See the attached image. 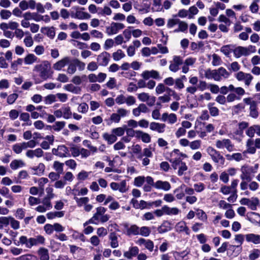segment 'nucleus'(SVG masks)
Here are the masks:
<instances>
[{
	"label": "nucleus",
	"mask_w": 260,
	"mask_h": 260,
	"mask_svg": "<svg viewBox=\"0 0 260 260\" xmlns=\"http://www.w3.org/2000/svg\"><path fill=\"white\" fill-rule=\"evenodd\" d=\"M33 71L38 73L40 77L44 80L51 78L53 74L51 69V64L47 60H44L41 63L35 65Z\"/></svg>",
	"instance_id": "obj_1"
},
{
	"label": "nucleus",
	"mask_w": 260,
	"mask_h": 260,
	"mask_svg": "<svg viewBox=\"0 0 260 260\" xmlns=\"http://www.w3.org/2000/svg\"><path fill=\"white\" fill-rule=\"evenodd\" d=\"M259 167L258 164H255L254 167L245 164L241 166L240 168V178L241 180H246L249 182L251 181L254 177V174L256 173Z\"/></svg>",
	"instance_id": "obj_2"
},
{
	"label": "nucleus",
	"mask_w": 260,
	"mask_h": 260,
	"mask_svg": "<svg viewBox=\"0 0 260 260\" xmlns=\"http://www.w3.org/2000/svg\"><path fill=\"white\" fill-rule=\"evenodd\" d=\"M107 211L106 208L104 207H98L96 208V212L93 216L88 220L89 223L98 224L100 222L104 223L107 222L110 218V215L105 214Z\"/></svg>",
	"instance_id": "obj_3"
},
{
	"label": "nucleus",
	"mask_w": 260,
	"mask_h": 260,
	"mask_svg": "<svg viewBox=\"0 0 260 260\" xmlns=\"http://www.w3.org/2000/svg\"><path fill=\"white\" fill-rule=\"evenodd\" d=\"M207 152L215 163L221 166H223L224 164L225 158L219 151L209 146L207 148Z\"/></svg>",
	"instance_id": "obj_4"
},
{
	"label": "nucleus",
	"mask_w": 260,
	"mask_h": 260,
	"mask_svg": "<svg viewBox=\"0 0 260 260\" xmlns=\"http://www.w3.org/2000/svg\"><path fill=\"white\" fill-rule=\"evenodd\" d=\"M71 17L78 19L83 20L88 19L91 17V15L87 12H83L84 8H79L77 6H74L72 8Z\"/></svg>",
	"instance_id": "obj_5"
},
{
	"label": "nucleus",
	"mask_w": 260,
	"mask_h": 260,
	"mask_svg": "<svg viewBox=\"0 0 260 260\" xmlns=\"http://www.w3.org/2000/svg\"><path fill=\"white\" fill-rule=\"evenodd\" d=\"M52 153L53 155L61 158L71 156L70 150L64 145H58L57 148H53L52 149Z\"/></svg>",
	"instance_id": "obj_6"
},
{
	"label": "nucleus",
	"mask_w": 260,
	"mask_h": 260,
	"mask_svg": "<svg viewBox=\"0 0 260 260\" xmlns=\"http://www.w3.org/2000/svg\"><path fill=\"white\" fill-rule=\"evenodd\" d=\"M215 146L217 148L219 149L226 148L229 152H232L234 150V145L229 139L216 140Z\"/></svg>",
	"instance_id": "obj_7"
},
{
	"label": "nucleus",
	"mask_w": 260,
	"mask_h": 260,
	"mask_svg": "<svg viewBox=\"0 0 260 260\" xmlns=\"http://www.w3.org/2000/svg\"><path fill=\"white\" fill-rule=\"evenodd\" d=\"M124 27L125 25L123 23L112 22L110 25L106 26V33L108 36L115 35Z\"/></svg>",
	"instance_id": "obj_8"
},
{
	"label": "nucleus",
	"mask_w": 260,
	"mask_h": 260,
	"mask_svg": "<svg viewBox=\"0 0 260 260\" xmlns=\"http://www.w3.org/2000/svg\"><path fill=\"white\" fill-rule=\"evenodd\" d=\"M78 207H84V210L86 212H90L93 208V206L89 204V198L87 197L76 198L75 200Z\"/></svg>",
	"instance_id": "obj_9"
},
{
	"label": "nucleus",
	"mask_w": 260,
	"mask_h": 260,
	"mask_svg": "<svg viewBox=\"0 0 260 260\" xmlns=\"http://www.w3.org/2000/svg\"><path fill=\"white\" fill-rule=\"evenodd\" d=\"M169 66V70L172 72L176 73L180 69V66L183 63L182 57L174 55L173 57V59L170 61Z\"/></svg>",
	"instance_id": "obj_10"
},
{
	"label": "nucleus",
	"mask_w": 260,
	"mask_h": 260,
	"mask_svg": "<svg viewBox=\"0 0 260 260\" xmlns=\"http://www.w3.org/2000/svg\"><path fill=\"white\" fill-rule=\"evenodd\" d=\"M236 78L239 81H244L245 85L249 86L253 79V77L249 73H245L243 72L240 71L235 75Z\"/></svg>",
	"instance_id": "obj_11"
},
{
	"label": "nucleus",
	"mask_w": 260,
	"mask_h": 260,
	"mask_svg": "<svg viewBox=\"0 0 260 260\" xmlns=\"http://www.w3.org/2000/svg\"><path fill=\"white\" fill-rule=\"evenodd\" d=\"M141 77L144 80H149L150 78H153L156 80L161 79L159 73L154 70H145L143 71L141 74Z\"/></svg>",
	"instance_id": "obj_12"
},
{
	"label": "nucleus",
	"mask_w": 260,
	"mask_h": 260,
	"mask_svg": "<svg viewBox=\"0 0 260 260\" xmlns=\"http://www.w3.org/2000/svg\"><path fill=\"white\" fill-rule=\"evenodd\" d=\"M71 61L70 57L66 56L57 61L53 65V68L56 71H61L65 66L68 65Z\"/></svg>",
	"instance_id": "obj_13"
},
{
	"label": "nucleus",
	"mask_w": 260,
	"mask_h": 260,
	"mask_svg": "<svg viewBox=\"0 0 260 260\" xmlns=\"http://www.w3.org/2000/svg\"><path fill=\"white\" fill-rule=\"evenodd\" d=\"M215 71L216 72L215 74L216 81H220L223 79H227L230 75V73L223 67H220L218 69L215 70Z\"/></svg>",
	"instance_id": "obj_14"
},
{
	"label": "nucleus",
	"mask_w": 260,
	"mask_h": 260,
	"mask_svg": "<svg viewBox=\"0 0 260 260\" xmlns=\"http://www.w3.org/2000/svg\"><path fill=\"white\" fill-rule=\"evenodd\" d=\"M136 243L139 246H144L145 248L148 249L150 252L153 250L154 243L150 240L140 238L136 241Z\"/></svg>",
	"instance_id": "obj_15"
},
{
	"label": "nucleus",
	"mask_w": 260,
	"mask_h": 260,
	"mask_svg": "<svg viewBox=\"0 0 260 260\" xmlns=\"http://www.w3.org/2000/svg\"><path fill=\"white\" fill-rule=\"evenodd\" d=\"M110 55L107 52H103L97 57V61L100 66H106L110 60Z\"/></svg>",
	"instance_id": "obj_16"
},
{
	"label": "nucleus",
	"mask_w": 260,
	"mask_h": 260,
	"mask_svg": "<svg viewBox=\"0 0 260 260\" xmlns=\"http://www.w3.org/2000/svg\"><path fill=\"white\" fill-rule=\"evenodd\" d=\"M215 73H216L215 70H211L210 69L206 70L201 69L199 70V74L201 76H204L207 79H213L216 81Z\"/></svg>",
	"instance_id": "obj_17"
},
{
	"label": "nucleus",
	"mask_w": 260,
	"mask_h": 260,
	"mask_svg": "<svg viewBox=\"0 0 260 260\" xmlns=\"http://www.w3.org/2000/svg\"><path fill=\"white\" fill-rule=\"evenodd\" d=\"M44 152L41 148H37L35 150L29 149L26 152L25 155L29 158L32 159L35 157L40 158L43 156Z\"/></svg>",
	"instance_id": "obj_18"
},
{
	"label": "nucleus",
	"mask_w": 260,
	"mask_h": 260,
	"mask_svg": "<svg viewBox=\"0 0 260 260\" xmlns=\"http://www.w3.org/2000/svg\"><path fill=\"white\" fill-rule=\"evenodd\" d=\"M161 119L163 121L170 124H174L177 121V116L174 113H164L162 115Z\"/></svg>",
	"instance_id": "obj_19"
},
{
	"label": "nucleus",
	"mask_w": 260,
	"mask_h": 260,
	"mask_svg": "<svg viewBox=\"0 0 260 260\" xmlns=\"http://www.w3.org/2000/svg\"><path fill=\"white\" fill-rule=\"evenodd\" d=\"M154 188L157 189H161L167 191L171 189V186L170 183L168 181L158 180L155 182Z\"/></svg>",
	"instance_id": "obj_20"
},
{
	"label": "nucleus",
	"mask_w": 260,
	"mask_h": 260,
	"mask_svg": "<svg viewBox=\"0 0 260 260\" xmlns=\"http://www.w3.org/2000/svg\"><path fill=\"white\" fill-rule=\"evenodd\" d=\"M139 252V249L137 246L130 247L128 250L124 251L123 256L127 259H131L137 256Z\"/></svg>",
	"instance_id": "obj_21"
},
{
	"label": "nucleus",
	"mask_w": 260,
	"mask_h": 260,
	"mask_svg": "<svg viewBox=\"0 0 260 260\" xmlns=\"http://www.w3.org/2000/svg\"><path fill=\"white\" fill-rule=\"evenodd\" d=\"M166 125L164 123L152 122L150 124V129L158 133H163L165 131Z\"/></svg>",
	"instance_id": "obj_22"
},
{
	"label": "nucleus",
	"mask_w": 260,
	"mask_h": 260,
	"mask_svg": "<svg viewBox=\"0 0 260 260\" xmlns=\"http://www.w3.org/2000/svg\"><path fill=\"white\" fill-rule=\"evenodd\" d=\"M149 109L144 104H140L138 107L133 109V114L135 117H138L141 113H146L148 112Z\"/></svg>",
	"instance_id": "obj_23"
},
{
	"label": "nucleus",
	"mask_w": 260,
	"mask_h": 260,
	"mask_svg": "<svg viewBox=\"0 0 260 260\" xmlns=\"http://www.w3.org/2000/svg\"><path fill=\"white\" fill-rule=\"evenodd\" d=\"M175 229L177 232H185L187 235H188L190 234L189 229L187 226L186 223L184 221H181L178 222L176 224Z\"/></svg>",
	"instance_id": "obj_24"
},
{
	"label": "nucleus",
	"mask_w": 260,
	"mask_h": 260,
	"mask_svg": "<svg viewBox=\"0 0 260 260\" xmlns=\"http://www.w3.org/2000/svg\"><path fill=\"white\" fill-rule=\"evenodd\" d=\"M88 192V190L86 187L81 188L79 189L76 185H75L73 188V194L74 196V200H75L76 198H78V196H84L86 195Z\"/></svg>",
	"instance_id": "obj_25"
},
{
	"label": "nucleus",
	"mask_w": 260,
	"mask_h": 260,
	"mask_svg": "<svg viewBox=\"0 0 260 260\" xmlns=\"http://www.w3.org/2000/svg\"><path fill=\"white\" fill-rule=\"evenodd\" d=\"M245 239L247 242L252 243L254 244H260V235L254 234H248L245 235Z\"/></svg>",
	"instance_id": "obj_26"
},
{
	"label": "nucleus",
	"mask_w": 260,
	"mask_h": 260,
	"mask_svg": "<svg viewBox=\"0 0 260 260\" xmlns=\"http://www.w3.org/2000/svg\"><path fill=\"white\" fill-rule=\"evenodd\" d=\"M254 142L252 139H248L246 142V150H245L243 154L249 153L254 154L256 152L255 147L253 146Z\"/></svg>",
	"instance_id": "obj_27"
},
{
	"label": "nucleus",
	"mask_w": 260,
	"mask_h": 260,
	"mask_svg": "<svg viewBox=\"0 0 260 260\" xmlns=\"http://www.w3.org/2000/svg\"><path fill=\"white\" fill-rule=\"evenodd\" d=\"M246 47L238 46L233 50V53L235 57L240 58L242 56H247V52Z\"/></svg>",
	"instance_id": "obj_28"
},
{
	"label": "nucleus",
	"mask_w": 260,
	"mask_h": 260,
	"mask_svg": "<svg viewBox=\"0 0 260 260\" xmlns=\"http://www.w3.org/2000/svg\"><path fill=\"white\" fill-rule=\"evenodd\" d=\"M121 119L119 118V116L116 113H112L110 118H105L104 119V121L106 123L107 125L110 126L113 122L114 123H119Z\"/></svg>",
	"instance_id": "obj_29"
},
{
	"label": "nucleus",
	"mask_w": 260,
	"mask_h": 260,
	"mask_svg": "<svg viewBox=\"0 0 260 260\" xmlns=\"http://www.w3.org/2000/svg\"><path fill=\"white\" fill-rule=\"evenodd\" d=\"M29 242V245H30V248H31L33 246L44 244L45 238L41 235H38L34 238H30Z\"/></svg>",
	"instance_id": "obj_30"
},
{
	"label": "nucleus",
	"mask_w": 260,
	"mask_h": 260,
	"mask_svg": "<svg viewBox=\"0 0 260 260\" xmlns=\"http://www.w3.org/2000/svg\"><path fill=\"white\" fill-rule=\"evenodd\" d=\"M109 239L110 240V245L112 248H115L118 247V236L115 233H110L109 235Z\"/></svg>",
	"instance_id": "obj_31"
},
{
	"label": "nucleus",
	"mask_w": 260,
	"mask_h": 260,
	"mask_svg": "<svg viewBox=\"0 0 260 260\" xmlns=\"http://www.w3.org/2000/svg\"><path fill=\"white\" fill-rule=\"evenodd\" d=\"M136 137L141 139L143 142L146 143H149L151 141L150 135L141 131H136Z\"/></svg>",
	"instance_id": "obj_32"
},
{
	"label": "nucleus",
	"mask_w": 260,
	"mask_h": 260,
	"mask_svg": "<svg viewBox=\"0 0 260 260\" xmlns=\"http://www.w3.org/2000/svg\"><path fill=\"white\" fill-rule=\"evenodd\" d=\"M45 166L43 163H39L37 166L31 168L32 173L36 175H41L43 174Z\"/></svg>",
	"instance_id": "obj_33"
},
{
	"label": "nucleus",
	"mask_w": 260,
	"mask_h": 260,
	"mask_svg": "<svg viewBox=\"0 0 260 260\" xmlns=\"http://www.w3.org/2000/svg\"><path fill=\"white\" fill-rule=\"evenodd\" d=\"M25 64L30 65L36 62L38 60V57L34 54L29 53L23 59Z\"/></svg>",
	"instance_id": "obj_34"
},
{
	"label": "nucleus",
	"mask_w": 260,
	"mask_h": 260,
	"mask_svg": "<svg viewBox=\"0 0 260 260\" xmlns=\"http://www.w3.org/2000/svg\"><path fill=\"white\" fill-rule=\"evenodd\" d=\"M260 202L257 197H252L249 200L248 207L252 210L255 211L257 209V207L259 206Z\"/></svg>",
	"instance_id": "obj_35"
},
{
	"label": "nucleus",
	"mask_w": 260,
	"mask_h": 260,
	"mask_svg": "<svg viewBox=\"0 0 260 260\" xmlns=\"http://www.w3.org/2000/svg\"><path fill=\"white\" fill-rule=\"evenodd\" d=\"M165 214L169 216L176 215L180 212V210L177 207L171 208L167 205H165Z\"/></svg>",
	"instance_id": "obj_36"
},
{
	"label": "nucleus",
	"mask_w": 260,
	"mask_h": 260,
	"mask_svg": "<svg viewBox=\"0 0 260 260\" xmlns=\"http://www.w3.org/2000/svg\"><path fill=\"white\" fill-rule=\"evenodd\" d=\"M139 228L135 224L132 225L126 229V235L136 236L139 235Z\"/></svg>",
	"instance_id": "obj_37"
},
{
	"label": "nucleus",
	"mask_w": 260,
	"mask_h": 260,
	"mask_svg": "<svg viewBox=\"0 0 260 260\" xmlns=\"http://www.w3.org/2000/svg\"><path fill=\"white\" fill-rule=\"evenodd\" d=\"M63 118L65 119H70L72 117L71 108L68 106H63L61 107Z\"/></svg>",
	"instance_id": "obj_38"
},
{
	"label": "nucleus",
	"mask_w": 260,
	"mask_h": 260,
	"mask_svg": "<svg viewBox=\"0 0 260 260\" xmlns=\"http://www.w3.org/2000/svg\"><path fill=\"white\" fill-rule=\"evenodd\" d=\"M25 165V164L22 160L15 159L11 161L10 166L12 170H16L24 167Z\"/></svg>",
	"instance_id": "obj_39"
},
{
	"label": "nucleus",
	"mask_w": 260,
	"mask_h": 260,
	"mask_svg": "<svg viewBox=\"0 0 260 260\" xmlns=\"http://www.w3.org/2000/svg\"><path fill=\"white\" fill-rule=\"evenodd\" d=\"M185 187V185L184 184H182L174 190V193H176V197L178 200H181L185 196V194L183 191V189Z\"/></svg>",
	"instance_id": "obj_40"
},
{
	"label": "nucleus",
	"mask_w": 260,
	"mask_h": 260,
	"mask_svg": "<svg viewBox=\"0 0 260 260\" xmlns=\"http://www.w3.org/2000/svg\"><path fill=\"white\" fill-rule=\"evenodd\" d=\"M214 103H210L207 105V107L209 110L210 115L212 116L216 117L219 115V111L218 109L214 106Z\"/></svg>",
	"instance_id": "obj_41"
},
{
	"label": "nucleus",
	"mask_w": 260,
	"mask_h": 260,
	"mask_svg": "<svg viewBox=\"0 0 260 260\" xmlns=\"http://www.w3.org/2000/svg\"><path fill=\"white\" fill-rule=\"evenodd\" d=\"M178 25V28L174 30V32H185L187 30L188 24L185 21L180 20Z\"/></svg>",
	"instance_id": "obj_42"
},
{
	"label": "nucleus",
	"mask_w": 260,
	"mask_h": 260,
	"mask_svg": "<svg viewBox=\"0 0 260 260\" xmlns=\"http://www.w3.org/2000/svg\"><path fill=\"white\" fill-rule=\"evenodd\" d=\"M104 140L107 141L109 144H112L117 140V137L114 134H109L108 133H104L103 135Z\"/></svg>",
	"instance_id": "obj_43"
},
{
	"label": "nucleus",
	"mask_w": 260,
	"mask_h": 260,
	"mask_svg": "<svg viewBox=\"0 0 260 260\" xmlns=\"http://www.w3.org/2000/svg\"><path fill=\"white\" fill-rule=\"evenodd\" d=\"M243 154H244L241 153H235L232 155L228 154L226 155V157H228L229 160H235L236 161H240L244 159Z\"/></svg>",
	"instance_id": "obj_44"
},
{
	"label": "nucleus",
	"mask_w": 260,
	"mask_h": 260,
	"mask_svg": "<svg viewBox=\"0 0 260 260\" xmlns=\"http://www.w3.org/2000/svg\"><path fill=\"white\" fill-rule=\"evenodd\" d=\"M38 254L40 256V260H49V255L48 250L44 248H40L38 251Z\"/></svg>",
	"instance_id": "obj_45"
},
{
	"label": "nucleus",
	"mask_w": 260,
	"mask_h": 260,
	"mask_svg": "<svg viewBox=\"0 0 260 260\" xmlns=\"http://www.w3.org/2000/svg\"><path fill=\"white\" fill-rule=\"evenodd\" d=\"M29 238L27 239V238L25 236H21L19 238V241L15 243L16 245H25V247L28 248H30V245H29Z\"/></svg>",
	"instance_id": "obj_46"
},
{
	"label": "nucleus",
	"mask_w": 260,
	"mask_h": 260,
	"mask_svg": "<svg viewBox=\"0 0 260 260\" xmlns=\"http://www.w3.org/2000/svg\"><path fill=\"white\" fill-rule=\"evenodd\" d=\"M63 163L60 162L58 161H55L53 165V168L57 172L58 175H60L63 173Z\"/></svg>",
	"instance_id": "obj_47"
},
{
	"label": "nucleus",
	"mask_w": 260,
	"mask_h": 260,
	"mask_svg": "<svg viewBox=\"0 0 260 260\" xmlns=\"http://www.w3.org/2000/svg\"><path fill=\"white\" fill-rule=\"evenodd\" d=\"M171 100V98L170 93H168V94H164L163 95L160 96L158 98V102H157V105H159L161 104L169 103Z\"/></svg>",
	"instance_id": "obj_48"
},
{
	"label": "nucleus",
	"mask_w": 260,
	"mask_h": 260,
	"mask_svg": "<svg viewBox=\"0 0 260 260\" xmlns=\"http://www.w3.org/2000/svg\"><path fill=\"white\" fill-rule=\"evenodd\" d=\"M44 31H46L47 36L51 39L53 38L55 35V28L53 27H45L42 28V31L44 32Z\"/></svg>",
	"instance_id": "obj_49"
},
{
	"label": "nucleus",
	"mask_w": 260,
	"mask_h": 260,
	"mask_svg": "<svg viewBox=\"0 0 260 260\" xmlns=\"http://www.w3.org/2000/svg\"><path fill=\"white\" fill-rule=\"evenodd\" d=\"M168 89L170 88L166 87L165 85L162 83H159L155 88V92L157 94H161L165 91H167L169 93V90H168Z\"/></svg>",
	"instance_id": "obj_50"
},
{
	"label": "nucleus",
	"mask_w": 260,
	"mask_h": 260,
	"mask_svg": "<svg viewBox=\"0 0 260 260\" xmlns=\"http://www.w3.org/2000/svg\"><path fill=\"white\" fill-rule=\"evenodd\" d=\"M113 59L118 61L125 56L124 53L121 50L118 49L112 54Z\"/></svg>",
	"instance_id": "obj_51"
},
{
	"label": "nucleus",
	"mask_w": 260,
	"mask_h": 260,
	"mask_svg": "<svg viewBox=\"0 0 260 260\" xmlns=\"http://www.w3.org/2000/svg\"><path fill=\"white\" fill-rule=\"evenodd\" d=\"M10 216L0 217V230H2L4 227L7 226L10 223Z\"/></svg>",
	"instance_id": "obj_52"
},
{
	"label": "nucleus",
	"mask_w": 260,
	"mask_h": 260,
	"mask_svg": "<svg viewBox=\"0 0 260 260\" xmlns=\"http://www.w3.org/2000/svg\"><path fill=\"white\" fill-rule=\"evenodd\" d=\"M65 125H66L65 121H56L52 126V128L54 131H56V132H59L64 127Z\"/></svg>",
	"instance_id": "obj_53"
},
{
	"label": "nucleus",
	"mask_w": 260,
	"mask_h": 260,
	"mask_svg": "<svg viewBox=\"0 0 260 260\" xmlns=\"http://www.w3.org/2000/svg\"><path fill=\"white\" fill-rule=\"evenodd\" d=\"M250 115L254 118H257L258 116L256 103H253L252 105L250 106Z\"/></svg>",
	"instance_id": "obj_54"
},
{
	"label": "nucleus",
	"mask_w": 260,
	"mask_h": 260,
	"mask_svg": "<svg viewBox=\"0 0 260 260\" xmlns=\"http://www.w3.org/2000/svg\"><path fill=\"white\" fill-rule=\"evenodd\" d=\"M202 141L200 140H196L190 142L189 147L191 150H197L201 148Z\"/></svg>",
	"instance_id": "obj_55"
},
{
	"label": "nucleus",
	"mask_w": 260,
	"mask_h": 260,
	"mask_svg": "<svg viewBox=\"0 0 260 260\" xmlns=\"http://www.w3.org/2000/svg\"><path fill=\"white\" fill-rule=\"evenodd\" d=\"M12 15V13L10 11L6 10V9H3L1 10L0 11V17L3 20H7L8 19L11 17Z\"/></svg>",
	"instance_id": "obj_56"
},
{
	"label": "nucleus",
	"mask_w": 260,
	"mask_h": 260,
	"mask_svg": "<svg viewBox=\"0 0 260 260\" xmlns=\"http://www.w3.org/2000/svg\"><path fill=\"white\" fill-rule=\"evenodd\" d=\"M118 190L121 193H125L128 190V187L127 186L126 181L122 180L118 183Z\"/></svg>",
	"instance_id": "obj_57"
},
{
	"label": "nucleus",
	"mask_w": 260,
	"mask_h": 260,
	"mask_svg": "<svg viewBox=\"0 0 260 260\" xmlns=\"http://www.w3.org/2000/svg\"><path fill=\"white\" fill-rule=\"evenodd\" d=\"M10 223L11 227L15 230H18L20 228V222L19 221L15 219L14 218L10 216Z\"/></svg>",
	"instance_id": "obj_58"
},
{
	"label": "nucleus",
	"mask_w": 260,
	"mask_h": 260,
	"mask_svg": "<svg viewBox=\"0 0 260 260\" xmlns=\"http://www.w3.org/2000/svg\"><path fill=\"white\" fill-rule=\"evenodd\" d=\"M179 19L178 18H170L167 21V27L168 28H172L176 25H178L179 22Z\"/></svg>",
	"instance_id": "obj_59"
},
{
	"label": "nucleus",
	"mask_w": 260,
	"mask_h": 260,
	"mask_svg": "<svg viewBox=\"0 0 260 260\" xmlns=\"http://www.w3.org/2000/svg\"><path fill=\"white\" fill-rule=\"evenodd\" d=\"M260 256V250L258 249H254L252 250L249 255V259L250 260H255L258 258Z\"/></svg>",
	"instance_id": "obj_60"
},
{
	"label": "nucleus",
	"mask_w": 260,
	"mask_h": 260,
	"mask_svg": "<svg viewBox=\"0 0 260 260\" xmlns=\"http://www.w3.org/2000/svg\"><path fill=\"white\" fill-rule=\"evenodd\" d=\"M56 95L54 94H49L44 98V103L46 105H50L56 102Z\"/></svg>",
	"instance_id": "obj_61"
},
{
	"label": "nucleus",
	"mask_w": 260,
	"mask_h": 260,
	"mask_svg": "<svg viewBox=\"0 0 260 260\" xmlns=\"http://www.w3.org/2000/svg\"><path fill=\"white\" fill-rule=\"evenodd\" d=\"M153 9L156 12H160L162 10L161 0H153Z\"/></svg>",
	"instance_id": "obj_62"
},
{
	"label": "nucleus",
	"mask_w": 260,
	"mask_h": 260,
	"mask_svg": "<svg viewBox=\"0 0 260 260\" xmlns=\"http://www.w3.org/2000/svg\"><path fill=\"white\" fill-rule=\"evenodd\" d=\"M145 181V177L144 176H138L134 179V184L137 187L142 186Z\"/></svg>",
	"instance_id": "obj_63"
},
{
	"label": "nucleus",
	"mask_w": 260,
	"mask_h": 260,
	"mask_svg": "<svg viewBox=\"0 0 260 260\" xmlns=\"http://www.w3.org/2000/svg\"><path fill=\"white\" fill-rule=\"evenodd\" d=\"M139 235L144 237H148L151 233L150 229L147 226H142L139 228Z\"/></svg>",
	"instance_id": "obj_64"
}]
</instances>
